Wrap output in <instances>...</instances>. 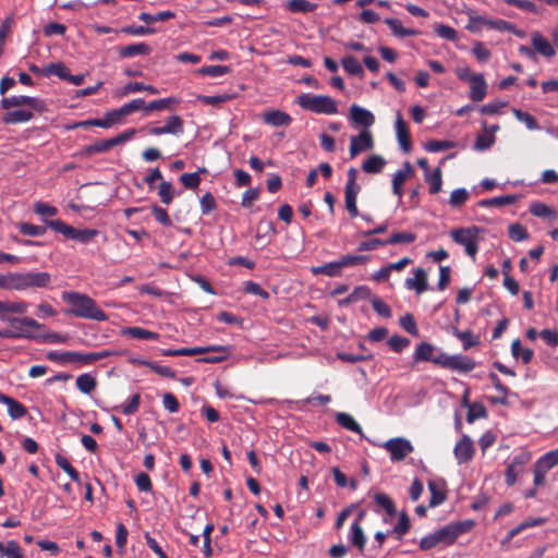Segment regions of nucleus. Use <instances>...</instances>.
I'll list each match as a JSON object with an SVG mask.
<instances>
[{
	"mask_svg": "<svg viewBox=\"0 0 558 558\" xmlns=\"http://www.w3.org/2000/svg\"><path fill=\"white\" fill-rule=\"evenodd\" d=\"M62 300L70 305L65 314L80 318L106 322L108 315L97 306L96 302L87 294L80 292H63Z\"/></svg>",
	"mask_w": 558,
	"mask_h": 558,
	"instance_id": "f257e3e1",
	"label": "nucleus"
},
{
	"mask_svg": "<svg viewBox=\"0 0 558 558\" xmlns=\"http://www.w3.org/2000/svg\"><path fill=\"white\" fill-rule=\"evenodd\" d=\"M473 520H464L459 522L449 523L441 529L424 536L420 541V548L422 550H429L437 545L450 546L459 536L470 532L474 526Z\"/></svg>",
	"mask_w": 558,
	"mask_h": 558,
	"instance_id": "f03ea898",
	"label": "nucleus"
},
{
	"mask_svg": "<svg viewBox=\"0 0 558 558\" xmlns=\"http://www.w3.org/2000/svg\"><path fill=\"white\" fill-rule=\"evenodd\" d=\"M51 275L46 271L9 272L3 275V289L25 291L32 288H47Z\"/></svg>",
	"mask_w": 558,
	"mask_h": 558,
	"instance_id": "7ed1b4c3",
	"label": "nucleus"
},
{
	"mask_svg": "<svg viewBox=\"0 0 558 558\" xmlns=\"http://www.w3.org/2000/svg\"><path fill=\"white\" fill-rule=\"evenodd\" d=\"M296 104L301 108L318 114H336L338 112L337 102L326 95L301 94L298 96Z\"/></svg>",
	"mask_w": 558,
	"mask_h": 558,
	"instance_id": "20e7f679",
	"label": "nucleus"
},
{
	"mask_svg": "<svg viewBox=\"0 0 558 558\" xmlns=\"http://www.w3.org/2000/svg\"><path fill=\"white\" fill-rule=\"evenodd\" d=\"M480 231L481 229L475 226L469 228H456L450 231V236L454 243L464 247L468 256L475 259L478 252Z\"/></svg>",
	"mask_w": 558,
	"mask_h": 558,
	"instance_id": "39448f33",
	"label": "nucleus"
},
{
	"mask_svg": "<svg viewBox=\"0 0 558 558\" xmlns=\"http://www.w3.org/2000/svg\"><path fill=\"white\" fill-rule=\"evenodd\" d=\"M8 324L12 327L4 333L8 339H36L33 330L44 328L43 324L31 317H14Z\"/></svg>",
	"mask_w": 558,
	"mask_h": 558,
	"instance_id": "423d86ee",
	"label": "nucleus"
},
{
	"mask_svg": "<svg viewBox=\"0 0 558 558\" xmlns=\"http://www.w3.org/2000/svg\"><path fill=\"white\" fill-rule=\"evenodd\" d=\"M46 225L54 232L63 234L68 239L76 240L80 243H89L94 240L99 231L96 229H76L66 225L62 220H47Z\"/></svg>",
	"mask_w": 558,
	"mask_h": 558,
	"instance_id": "0eeeda50",
	"label": "nucleus"
},
{
	"mask_svg": "<svg viewBox=\"0 0 558 558\" xmlns=\"http://www.w3.org/2000/svg\"><path fill=\"white\" fill-rule=\"evenodd\" d=\"M135 132L136 131L134 129H129L114 137L96 141L95 143L85 146L82 150V154L84 156H93L96 154L106 153V151L112 149L113 147L131 140L133 137V135L135 134Z\"/></svg>",
	"mask_w": 558,
	"mask_h": 558,
	"instance_id": "6e6552de",
	"label": "nucleus"
},
{
	"mask_svg": "<svg viewBox=\"0 0 558 558\" xmlns=\"http://www.w3.org/2000/svg\"><path fill=\"white\" fill-rule=\"evenodd\" d=\"M383 447L389 452L390 459L393 462L404 460L405 457L414 450L410 440L401 437L387 440Z\"/></svg>",
	"mask_w": 558,
	"mask_h": 558,
	"instance_id": "1a4fd4ad",
	"label": "nucleus"
},
{
	"mask_svg": "<svg viewBox=\"0 0 558 558\" xmlns=\"http://www.w3.org/2000/svg\"><path fill=\"white\" fill-rule=\"evenodd\" d=\"M1 108L4 110H9L14 107H21V106H27L37 112H44L46 110V105L43 100L29 97V96H11V97H3L1 99Z\"/></svg>",
	"mask_w": 558,
	"mask_h": 558,
	"instance_id": "9d476101",
	"label": "nucleus"
},
{
	"mask_svg": "<svg viewBox=\"0 0 558 558\" xmlns=\"http://www.w3.org/2000/svg\"><path fill=\"white\" fill-rule=\"evenodd\" d=\"M121 352L112 351V350H101L97 352H76L71 351V362L70 363H81L84 365L93 364L102 359H107L113 355H120Z\"/></svg>",
	"mask_w": 558,
	"mask_h": 558,
	"instance_id": "9b49d317",
	"label": "nucleus"
},
{
	"mask_svg": "<svg viewBox=\"0 0 558 558\" xmlns=\"http://www.w3.org/2000/svg\"><path fill=\"white\" fill-rule=\"evenodd\" d=\"M374 147L373 135L369 130H363L357 136L350 138V157L354 158L359 154L369 150Z\"/></svg>",
	"mask_w": 558,
	"mask_h": 558,
	"instance_id": "f8f14e48",
	"label": "nucleus"
},
{
	"mask_svg": "<svg viewBox=\"0 0 558 558\" xmlns=\"http://www.w3.org/2000/svg\"><path fill=\"white\" fill-rule=\"evenodd\" d=\"M530 460L529 453H520L513 457L511 462L508 464L505 472V480L508 486L514 485L517 482L518 475L521 473L522 468Z\"/></svg>",
	"mask_w": 558,
	"mask_h": 558,
	"instance_id": "ddd939ff",
	"label": "nucleus"
},
{
	"mask_svg": "<svg viewBox=\"0 0 558 558\" xmlns=\"http://www.w3.org/2000/svg\"><path fill=\"white\" fill-rule=\"evenodd\" d=\"M453 453L459 464L471 461L474 456V446L472 439L468 435H463L462 438L456 444Z\"/></svg>",
	"mask_w": 558,
	"mask_h": 558,
	"instance_id": "4468645a",
	"label": "nucleus"
},
{
	"mask_svg": "<svg viewBox=\"0 0 558 558\" xmlns=\"http://www.w3.org/2000/svg\"><path fill=\"white\" fill-rule=\"evenodd\" d=\"M28 304L25 301H0V320L9 323L10 319L14 318L9 316L12 314H25L27 312Z\"/></svg>",
	"mask_w": 558,
	"mask_h": 558,
	"instance_id": "2eb2a0df",
	"label": "nucleus"
},
{
	"mask_svg": "<svg viewBox=\"0 0 558 558\" xmlns=\"http://www.w3.org/2000/svg\"><path fill=\"white\" fill-rule=\"evenodd\" d=\"M469 97L473 101H482L487 94V83L482 73L474 74L471 77Z\"/></svg>",
	"mask_w": 558,
	"mask_h": 558,
	"instance_id": "dca6fc26",
	"label": "nucleus"
},
{
	"mask_svg": "<svg viewBox=\"0 0 558 558\" xmlns=\"http://www.w3.org/2000/svg\"><path fill=\"white\" fill-rule=\"evenodd\" d=\"M396 133L400 147L405 151L410 153L412 149V141L410 131L407 122L402 119L401 114H397L396 119Z\"/></svg>",
	"mask_w": 558,
	"mask_h": 558,
	"instance_id": "f3484780",
	"label": "nucleus"
},
{
	"mask_svg": "<svg viewBox=\"0 0 558 558\" xmlns=\"http://www.w3.org/2000/svg\"><path fill=\"white\" fill-rule=\"evenodd\" d=\"M404 286L408 290H415L417 294L428 289L427 272L423 268L414 269V278H407Z\"/></svg>",
	"mask_w": 558,
	"mask_h": 558,
	"instance_id": "a211bd4d",
	"label": "nucleus"
},
{
	"mask_svg": "<svg viewBox=\"0 0 558 558\" xmlns=\"http://www.w3.org/2000/svg\"><path fill=\"white\" fill-rule=\"evenodd\" d=\"M0 403L8 407V413L13 420H20L27 414V409L23 403L2 392H0Z\"/></svg>",
	"mask_w": 558,
	"mask_h": 558,
	"instance_id": "6ab92c4d",
	"label": "nucleus"
},
{
	"mask_svg": "<svg viewBox=\"0 0 558 558\" xmlns=\"http://www.w3.org/2000/svg\"><path fill=\"white\" fill-rule=\"evenodd\" d=\"M364 513L361 512L359 518L351 524L349 539L353 546H355L360 551H362L365 547L366 536L364 534L363 527L361 525V520Z\"/></svg>",
	"mask_w": 558,
	"mask_h": 558,
	"instance_id": "aec40b11",
	"label": "nucleus"
},
{
	"mask_svg": "<svg viewBox=\"0 0 558 558\" xmlns=\"http://www.w3.org/2000/svg\"><path fill=\"white\" fill-rule=\"evenodd\" d=\"M153 51L151 47L146 43L131 44L119 48V56L123 59L133 58L135 56H148Z\"/></svg>",
	"mask_w": 558,
	"mask_h": 558,
	"instance_id": "412c9836",
	"label": "nucleus"
},
{
	"mask_svg": "<svg viewBox=\"0 0 558 558\" xmlns=\"http://www.w3.org/2000/svg\"><path fill=\"white\" fill-rule=\"evenodd\" d=\"M263 121L272 126H288L292 122V118L287 112L275 109L265 112Z\"/></svg>",
	"mask_w": 558,
	"mask_h": 558,
	"instance_id": "4be33fe9",
	"label": "nucleus"
},
{
	"mask_svg": "<svg viewBox=\"0 0 558 558\" xmlns=\"http://www.w3.org/2000/svg\"><path fill=\"white\" fill-rule=\"evenodd\" d=\"M350 113L352 120L360 125H363L365 128L371 126L375 122V118L373 113L357 105H352L350 108Z\"/></svg>",
	"mask_w": 558,
	"mask_h": 558,
	"instance_id": "5701e85b",
	"label": "nucleus"
},
{
	"mask_svg": "<svg viewBox=\"0 0 558 558\" xmlns=\"http://www.w3.org/2000/svg\"><path fill=\"white\" fill-rule=\"evenodd\" d=\"M476 367V363L473 359L462 354H456L451 356L449 369L457 371L460 373H468Z\"/></svg>",
	"mask_w": 558,
	"mask_h": 558,
	"instance_id": "b1692460",
	"label": "nucleus"
},
{
	"mask_svg": "<svg viewBox=\"0 0 558 558\" xmlns=\"http://www.w3.org/2000/svg\"><path fill=\"white\" fill-rule=\"evenodd\" d=\"M385 23L389 26L392 34L400 38L417 36L421 34L417 29L403 27L401 21L398 19L388 17L385 20Z\"/></svg>",
	"mask_w": 558,
	"mask_h": 558,
	"instance_id": "393cba45",
	"label": "nucleus"
},
{
	"mask_svg": "<svg viewBox=\"0 0 558 558\" xmlns=\"http://www.w3.org/2000/svg\"><path fill=\"white\" fill-rule=\"evenodd\" d=\"M180 104V100L175 97H167L161 99H156L149 101L145 107L144 110L146 112L148 111H161L166 109H174Z\"/></svg>",
	"mask_w": 558,
	"mask_h": 558,
	"instance_id": "a878e982",
	"label": "nucleus"
},
{
	"mask_svg": "<svg viewBox=\"0 0 558 558\" xmlns=\"http://www.w3.org/2000/svg\"><path fill=\"white\" fill-rule=\"evenodd\" d=\"M532 45L534 49L544 57L550 58L556 53L550 43L539 33H534L532 35Z\"/></svg>",
	"mask_w": 558,
	"mask_h": 558,
	"instance_id": "bb28decb",
	"label": "nucleus"
},
{
	"mask_svg": "<svg viewBox=\"0 0 558 558\" xmlns=\"http://www.w3.org/2000/svg\"><path fill=\"white\" fill-rule=\"evenodd\" d=\"M33 118H34V113L32 111L25 110V109H17V110L8 111L3 116L2 120L5 124H17V123L31 121Z\"/></svg>",
	"mask_w": 558,
	"mask_h": 558,
	"instance_id": "cd10ccee",
	"label": "nucleus"
},
{
	"mask_svg": "<svg viewBox=\"0 0 558 558\" xmlns=\"http://www.w3.org/2000/svg\"><path fill=\"white\" fill-rule=\"evenodd\" d=\"M435 348L428 342H421L416 345L413 354V363L432 362Z\"/></svg>",
	"mask_w": 558,
	"mask_h": 558,
	"instance_id": "c85d7f7f",
	"label": "nucleus"
},
{
	"mask_svg": "<svg viewBox=\"0 0 558 558\" xmlns=\"http://www.w3.org/2000/svg\"><path fill=\"white\" fill-rule=\"evenodd\" d=\"M24 551L16 541L0 542V558H24Z\"/></svg>",
	"mask_w": 558,
	"mask_h": 558,
	"instance_id": "c756f323",
	"label": "nucleus"
},
{
	"mask_svg": "<svg viewBox=\"0 0 558 558\" xmlns=\"http://www.w3.org/2000/svg\"><path fill=\"white\" fill-rule=\"evenodd\" d=\"M469 23L465 28L472 33H477L483 26H487L488 17L477 14L473 9H469L466 12Z\"/></svg>",
	"mask_w": 558,
	"mask_h": 558,
	"instance_id": "7c9ffc66",
	"label": "nucleus"
},
{
	"mask_svg": "<svg viewBox=\"0 0 558 558\" xmlns=\"http://www.w3.org/2000/svg\"><path fill=\"white\" fill-rule=\"evenodd\" d=\"M213 351H227L225 345H207V347H193L178 349L179 356H193L198 354L210 353Z\"/></svg>",
	"mask_w": 558,
	"mask_h": 558,
	"instance_id": "2f4dec72",
	"label": "nucleus"
},
{
	"mask_svg": "<svg viewBox=\"0 0 558 558\" xmlns=\"http://www.w3.org/2000/svg\"><path fill=\"white\" fill-rule=\"evenodd\" d=\"M386 165V160L380 155H373L362 163V170L366 173H380Z\"/></svg>",
	"mask_w": 558,
	"mask_h": 558,
	"instance_id": "473e14b6",
	"label": "nucleus"
},
{
	"mask_svg": "<svg viewBox=\"0 0 558 558\" xmlns=\"http://www.w3.org/2000/svg\"><path fill=\"white\" fill-rule=\"evenodd\" d=\"M464 403L468 405V414L466 422L472 424L475 420L484 418L487 416V410L485 405L481 402L470 403L466 398H464Z\"/></svg>",
	"mask_w": 558,
	"mask_h": 558,
	"instance_id": "72a5a7b5",
	"label": "nucleus"
},
{
	"mask_svg": "<svg viewBox=\"0 0 558 558\" xmlns=\"http://www.w3.org/2000/svg\"><path fill=\"white\" fill-rule=\"evenodd\" d=\"M336 422L343 428L356 433L362 434L361 425L353 418L352 415L344 412H338L336 414Z\"/></svg>",
	"mask_w": 558,
	"mask_h": 558,
	"instance_id": "f704fd0d",
	"label": "nucleus"
},
{
	"mask_svg": "<svg viewBox=\"0 0 558 558\" xmlns=\"http://www.w3.org/2000/svg\"><path fill=\"white\" fill-rule=\"evenodd\" d=\"M123 335L141 340H158L159 333L144 329L142 327H128L123 329Z\"/></svg>",
	"mask_w": 558,
	"mask_h": 558,
	"instance_id": "c9c22d12",
	"label": "nucleus"
},
{
	"mask_svg": "<svg viewBox=\"0 0 558 558\" xmlns=\"http://www.w3.org/2000/svg\"><path fill=\"white\" fill-rule=\"evenodd\" d=\"M360 191H361V189L344 187L345 209L348 210L351 218H355L359 216L356 197H357V194L360 193Z\"/></svg>",
	"mask_w": 558,
	"mask_h": 558,
	"instance_id": "e433bc0d",
	"label": "nucleus"
},
{
	"mask_svg": "<svg viewBox=\"0 0 558 558\" xmlns=\"http://www.w3.org/2000/svg\"><path fill=\"white\" fill-rule=\"evenodd\" d=\"M311 272L315 276L326 275L328 277H338L341 275V270L337 260L320 266H314L311 268Z\"/></svg>",
	"mask_w": 558,
	"mask_h": 558,
	"instance_id": "4c0bfd02",
	"label": "nucleus"
},
{
	"mask_svg": "<svg viewBox=\"0 0 558 558\" xmlns=\"http://www.w3.org/2000/svg\"><path fill=\"white\" fill-rule=\"evenodd\" d=\"M511 353L514 359L521 357L522 362L524 364H529L534 355V352L532 349L525 348L522 349L520 339H515L511 343Z\"/></svg>",
	"mask_w": 558,
	"mask_h": 558,
	"instance_id": "58836bf2",
	"label": "nucleus"
},
{
	"mask_svg": "<svg viewBox=\"0 0 558 558\" xmlns=\"http://www.w3.org/2000/svg\"><path fill=\"white\" fill-rule=\"evenodd\" d=\"M317 3L307 0H290L287 3V9L292 13H308L315 11Z\"/></svg>",
	"mask_w": 558,
	"mask_h": 558,
	"instance_id": "ea45409f",
	"label": "nucleus"
},
{
	"mask_svg": "<svg viewBox=\"0 0 558 558\" xmlns=\"http://www.w3.org/2000/svg\"><path fill=\"white\" fill-rule=\"evenodd\" d=\"M175 16V13L173 11H161L156 14H150L147 12H142L138 15V20L146 23V24H153L156 22H165L170 19H173Z\"/></svg>",
	"mask_w": 558,
	"mask_h": 558,
	"instance_id": "a19ab883",
	"label": "nucleus"
},
{
	"mask_svg": "<svg viewBox=\"0 0 558 558\" xmlns=\"http://www.w3.org/2000/svg\"><path fill=\"white\" fill-rule=\"evenodd\" d=\"M96 386L97 380L90 374L85 373L76 378V387L82 393L89 395Z\"/></svg>",
	"mask_w": 558,
	"mask_h": 558,
	"instance_id": "79ce46f5",
	"label": "nucleus"
},
{
	"mask_svg": "<svg viewBox=\"0 0 558 558\" xmlns=\"http://www.w3.org/2000/svg\"><path fill=\"white\" fill-rule=\"evenodd\" d=\"M163 126L166 128L167 133L171 135H181L184 132L183 119L178 114L168 117Z\"/></svg>",
	"mask_w": 558,
	"mask_h": 558,
	"instance_id": "37998d69",
	"label": "nucleus"
},
{
	"mask_svg": "<svg viewBox=\"0 0 558 558\" xmlns=\"http://www.w3.org/2000/svg\"><path fill=\"white\" fill-rule=\"evenodd\" d=\"M424 179L429 185L428 190L430 194H437L441 190L442 174L439 167H437L433 172L427 173Z\"/></svg>",
	"mask_w": 558,
	"mask_h": 558,
	"instance_id": "c03bdc74",
	"label": "nucleus"
},
{
	"mask_svg": "<svg viewBox=\"0 0 558 558\" xmlns=\"http://www.w3.org/2000/svg\"><path fill=\"white\" fill-rule=\"evenodd\" d=\"M411 522L407 512H401L399 515L398 524L391 530V534L396 536L397 539L401 541L402 537L410 531Z\"/></svg>",
	"mask_w": 558,
	"mask_h": 558,
	"instance_id": "a18cd8bd",
	"label": "nucleus"
},
{
	"mask_svg": "<svg viewBox=\"0 0 558 558\" xmlns=\"http://www.w3.org/2000/svg\"><path fill=\"white\" fill-rule=\"evenodd\" d=\"M338 265L340 267V270L345 267H354L359 265H364L368 262V257L365 255H343L338 260Z\"/></svg>",
	"mask_w": 558,
	"mask_h": 558,
	"instance_id": "49530a36",
	"label": "nucleus"
},
{
	"mask_svg": "<svg viewBox=\"0 0 558 558\" xmlns=\"http://www.w3.org/2000/svg\"><path fill=\"white\" fill-rule=\"evenodd\" d=\"M69 69L63 62H54L46 65L44 68V76L50 77L51 75H56L61 80H65L68 77Z\"/></svg>",
	"mask_w": 558,
	"mask_h": 558,
	"instance_id": "de8ad7c7",
	"label": "nucleus"
},
{
	"mask_svg": "<svg viewBox=\"0 0 558 558\" xmlns=\"http://www.w3.org/2000/svg\"><path fill=\"white\" fill-rule=\"evenodd\" d=\"M456 146L457 143L449 140H430L426 142L424 148L429 153H438L454 148Z\"/></svg>",
	"mask_w": 558,
	"mask_h": 558,
	"instance_id": "09e8293b",
	"label": "nucleus"
},
{
	"mask_svg": "<svg viewBox=\"0 0 558 558\" xmlns=\"http://www.w3.org/2000/svg\"><path fill=\"white\" fill-rule=\"evenodd\" d=\"M375 502L385 509L388 515L393 517L397 513V509L393 500L385 493H377L374 496Z\"/></svg>",
	"mask_w": 558,
	"mask_h": 558,
	"instance_id": "8fccbe9b",
	"label": "nucleus"
},
{
	"mask_svg": "<svg viewBox=\"0 0 558 558\" xmlns=\"http://www.w3.org/2000/svg\"><path fill=\"white\" fill-rule=\"evenodd\" d=\"M428 489L430 493L429 506L436 507L441 505L446 500V493L439 487L436 482H428Z\"/></svg>",
	"mask_w": 558,
	"mask_h": 558,
	"instance_id": "3c124183",
	"label": "nucleus"
},
{
	"mask_svg": "<svg viewBox=\"0 0 558 558\" xmlns=\"http://www.w3.org/2000/svg\"><path fill=\"white\" fill-rule=\"evenodd\" d=\"M137 92H148L149 94L156 95L159 90L154 85H146L142 82H129L123 87V94H132Z\"/></svg>",
	"mask_w": 558,
	"mask_h": 558,
	"instance_id": "603ef678",
	"label": "nucleus"
},
{
	"mask_svg": "<svg viewBox=\"0 0 558 558\" xmlns=\"http://www.w3.org/2000/svg\"><path fill=\"white\" fill-rule=\"evenodd\" d=\"M515 202H517L515 195H504V196H497V197H493V198L483 199L480 202V205L482 207H488V206L501 207V206L512 205Z\"/></svg>",
	"mask_w": 558,
	"mask_h": 558,
	"instance_id": "864d4df0",
	"label": "nucleus"
},
{
	"mask_svg": "<svg viewBox=\"0 0 558 558\" xmlns=\"http://www.w3.org/2000/svg\"><path fill=\"white\" fill-rule=\"evenodd\" d=\"M416 240V234L413 232H395L386 239L387 245L393 244H410Z\"/></svg>",
	"mask_w": 558,
	"mask_h": 558,
	"instance_id": "5fc2aeb1",
	"label": "nucleus"
},
{
	"mask_svg": "<svg viewBox=\"0 0 558 558\" xmlns=\"http://www.w3.org/2000/svg\"><path fill=\"white\" fill-rule=\"evenodd\" d=\"M341 63L345 72H348L349 74L356 76H361L363 74V68L355 57H344Z\"/></svg>",
	"mask_w": 558,
	"mask_h": 558,
	"instance_id": "6e6d98bb",
	"label": "nucleus"
},
{
	"mask_svg": "<svg viewBox=\"0 0 558 558\" xmlns=\"http://www.w3.org/2000/svg\"><path fill=\"white\" fill-rule=\"evenodd\" d=\"M512 112L514 117L520 122L524 123L529 130L534 131L539 128L537 120L531 113L523 111L521 109H513Z\"/></svg>",
	"mask_w": 558,
	"mask_h": 558,
	"instance_id": "4d7b16f0",
	"label": "nucleus"
},
{
	"mask_svg": "<svg viewBox=\"0 0 558 558\" xmlns=\"http://www.w3.org/2000/svg\"><path fill=\"white\" fill-rule=\"evenodd\" d=\"M20 232L28 236H41L46 233V227L37 226L29 222H21L17 226Z\"/></svg>",
	"mask_w": 558,
	"mask_h": 558,
	"instance_id": "13d9d810",
	"label": "nucleus"
},
{
	"mask_svg": "<svg viewBox=\"0 0 558 558\" xmlns=\"http://www.w3.org/2000/svg\"><path fill=\"white\" fill-rule=\"evenodd\" d=\"M140 364L149 367L153 372L160 376L172 379L175 378V372L169 366L159 365L156 362L150 361H141Z\"/></svg>",
	"mask_w": 558,
	"mask_h": 558,
	"instance_id": "bf43d9fd",
	"label": "nucleus"
},
{
	"mask_svg": "<svg viewBox=\"0 0 558 558\" xmlns=\"http://www.w3.org/2000/svg\"><path fill=\"white\" fill-rule=\"evenodd\" d=\"M231 72L230 66L228 65H206L198 70V73L202 75H207L210 77L222 76Z\"/></svg>",
	"mask_w": 558,
	"mask_h": 558,
	"instance_id": "052dcab7",
	"label": "nucleus"
},
{
	"mask_svg": "<svg viewBox=\"0 0 558 558\" xmlns=\"http://www.w3.org/2000/svg\"><path fill=\"white\" fill-rule=\"evenodd\" d=\"M508 236L514 242H521L529 238V232L521 223H512L509 226Z\"/></svg>",
	"mask_w": 558,
	"mask_h": 558,
	"instance_id": "680f3d73",
	"label": "nucleus"
},
{
	"mask_svg": "<svg viewBox=\"0 0 558 558\" xmlns=\"http://www.w3.org/2000/svg\"><path fill=\"white\" fill-rule=\"evenodd\" d=\"M121 32L131 36H146L155 34L157 31L154 27L143 25H129L121 28Z\"/></svg>",
	"mask_w": 558,
	"mask_h": 558,
	"instance_id": "e2e57ef3",
	"label": "nucleus"
},
{
	"mask_svg": "<svg viewBox=\"0 0 558 558\" xmlns=\"http://www.w3.org/2000/svg\"><path fill=\"white\" fill-rule=\"evenodd\" d=\"M456 336L463 342L464 350H469L472 347L480 344V337L473 335L471 330L457 331Z\"/></svg>",
	"mask_w": 558,
	"mask_h": 558,
	"instance_id": "0e129e2a",
	"label": "nucleus"
},
{
	"mask_svg": "<svg viewBox=\"0 0 558 558\" xmlns=\"http://www.w3.org/2000/svg\"><path fill=\"white\" fill-rule=\"evenodd\" d=\"M158 195L163 204H170L174 197L172 183L168 181H162L159 185Z\"/></svg>",
	"mask_w": 558,
	"mask_h": 558,
	"instance_id": "69168bd1",
	"label": "nucleus"
},
{
	"mask_svg": "<svg viewBox=\"0 0 558 558\" xmlns=\"http://www.w3.org/2000/svg\"><path fill=\"white\" fill-rule=\"evenodd\" d=\"M469 199V192L464 187L453 190L451 192L449 204L451 207H460Z\"/></svg>",
	"mask_w": 558,
	"mask_h": 558,
	"instance_id": "338daca9",
	"label": "nucleus"
},
{
	"mask_svg": "<svg viewBox=\"0 0 558 558\" xmlns=\"http://www.w3.org/2000/svg\"><path fill=\"white\" fill-rule=\"evenodd\" d=\"M538 461L545 469L551 470L558 464V448L546 452L538 459Z\"/></svg>",
	"mask_w": 558,
	"mask_h": 558,
	"instance_id": "774afa93",
	"label": "nucleus"
}]
</instances>
